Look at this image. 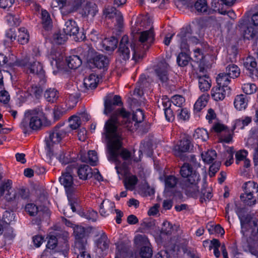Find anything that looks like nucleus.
<instances>
[{
  "label": "nucleus",
  "instance_id": "1",
  "mask_svg": "<svg viewBox=\"0 0 258 258\" xmlns=\"http://www.w3.org/2000/svg\"><path fill=\"white\" fill-rule=\"evenodd\" d=\"M114 113L106 123L104 127L103 137L105 140L109 155L108 160L116 163V165L120 166L118 162L117 158L120 155L124 160H128L131 156V152L126 149H122V141L123 137L122 130L116 124V115Z\"/></svg>",
  "mask_w": 258,
  "mask_h": 258
},
{
  "label": "nucleus",
  "instance_id": "2",
  "mask_svg": "<svg viewBox=\"0 0 258 258\" xmlns=\"http://www.w3.org/2000/svg\"><path fill=\"white\" fill-rule=\"evenodd\" d=\"M43 125H50V121L48 120L41 106H38L25 111L24 118L21 123L22 127L25 130L29 127L33 130H38L40 129Z\"/></svg>",
  "mask_w": 258,
  "mask_h": 258
},
{
  "label": "nucleus",
  "instance_id": "3",
  "mask_svg": "<svg viewBox=\"0 0 258 258\" xmlns=\"http://www.w3.org/2000/svg\"><path fill=\"white\" fill-rule=\"evenodd\" d=\"M240 221L241 230V232L243 235L242 240L246 241L247 246L250 252L258 256V238L256 236L254 238L251 237L248 238L250 230L252 229V226L256 227L257 223L255 221L251 220V217L250 215L239 216Z\"/></svg>",
  "mask_w": 258,
  "mask_h": 258
},
{
  "label": "nucleus",
  "instance_id": "4",
  "mask_svg": "<svg viewBox=\"0 0 258 258\" xmlns=\"http://www.w3.org/2000/svg\"><path fill=\"white\" fill-rule=\"evenodd\" d=\"M137 46L134 42H128V36L124 35L122 36L118 48L117 52L119 57L122 60L126 61L131 56V50L132 51L133 58L137 61L138 59L143 57L141 52H137Z\"/></svg>",
  "mask_w": 258,
  "mask_h": 258
},
{
  "label": "nucleus",
  "instance_id": "5",
  "mask_svg": "<svg viewBox=\"0 0 258 258\" xmlns=\"http://www.w3.org/2000/svg\"><path fill=\"white\" fill-rule=\"evenodd\" d=\"M116 106L112 105L110 100H108L107 102H104V113L106 115H108L110 113H112L109 119L106 121L105 123L110 119L111 117L114 113H116L117 114L116 115L115 123L117 125V126L118 127H120L119 126V118L122 117L124 119L123 121H124V123H123V124L126 127L131 130V124H132V123L128 120L130 116V112L126 111L124 108L115 109Z\"/></svg>",
  "mask_w": 258,
  "mask_h": 258
},
{
  "label": "nucleus",
  "instance_id": "6",
  "mask_svg": "<svg viewBox=\"0 0 258 258\" xmlns=\"http://www.w3.org/2000/svg\"><path fill=\"white\" fill-rule=\"evenodd\" d=\"M154 40L155 33L153 27L148 30L140 32L138 40L134 42L137 46V52H141L143 56L144 52L149 48Z\"/></svg>",
  "mask_w": 258,
  "mask_h": 258
},
{
  "label": "nucleus",
  "instance_id": "7",
  "mask_svg": "<svg viewBox=\"0 0 258 258\" xmlns=\"http://www.w3.org/2000/svg\"><path fill=\"white\" fill-rule=\"evenodd\" d=\"M243 187L244 193L240 197L241 201L247 206L255 205L256 202L255 195L258 192V184L253 181H249L244 184Z\"/></svg>",
  "mask_w": 258,
  "mask_h": 258
},
{
  "label": "nucleus",
  "instance_id": "8",
  "mask_svg": "<svg viewBox=\"0 0 258 258\" xmlns=\"http://www.w3.org/2000/svg\"><path fill=\"white\" fill-rule=\"evenodd\" d=\"M115 169L118 174L125 177L123 181L124 185L125 188L130 190H134L138 181V179L136 175H132L127 176L130 171L126 163L124 162L121 166L118 165H116Z\"/></svg>",
  "mask_w": 258,
  "mask_h": 258
},
{
  "label": "nucleus",
  "instance_id": "9",
  "mask_svg": "<svg viewBox=\"0 0 258 258\" xmlns=\"http://www.w3.org/2000/svg\"><path fill=\"white\" fill-rule=\"evenodd\" d=\"M177 37L180 43V48L183 51H187L189 49L187 40L195 43L199 42V39L197 37L191 36L190 29L188 28L181 29L179 33L177 34Z\"/></svg>",
  "mask_w": 258,
  "mask_h": 258
},
{
  "label": "nucleus",
  "instance_id": "10",
  "mask_svg": "<svg viewBox=\"0 0 258 258\" xmlns=\"http://www.w3.org/2000/svg\"><path fill=\"white\" fill-rule=\"evenodd\" d=\"M200 177L196 179L183 180L182 183V189L186 195L188 197L197 198L200 195L198 183L200 181Z\"/></svg>",
  "mask_w": 258,
  "mask_h": 258
},
{
  "label": "nucleus",
  "instance_id": "11",
  "mask_svg": "<svg viewBox=\"0 0 258 258\" xmlns=\"http://www.w3.org/2000/svg\"><path fill=\"white\" fill-rule=\"evenodd\" d=\"M75 168H76V163L69 165L66 168V172L63 173L59 177V181L66 188L68 194L71 193L74 189L73 177L71 172Z\"/></svg>",
  "mask_w": 258,
  "mask_h": 258
},
{
  "label": "nucleus",
  "instance_id": "12",
  "mask_svg": "<svg viewBox=\"0 0 258 258\" xmlns=\"http://www.w3.org/2000/svg\"><path fill=\"white\" fill-rule=\"evenodd\" d=\"M17 64L21 67H27L29 68L30 72L43 77L44 74V71L43 67L39 61H33L29 63L27 58L18 60L16 61Z\"/></svg>",
  "mask_w": 258,
  "mask_h": 258
},
{
  "label": "nucleus",
  "instance_id": "13",
  "mask_svg": "<svg viewBox=\"0 0 258 258\" xmlns=\"http://www.w3.org/2000/svg\"><path fill=\"white\" fill-rule=\"evenodd\" d=\"M247 20L241 19L239 21L238 26L243 31L244 38L247 39H257L258 29L252 26H247Z\"/></svg>",
  "mask_w": 258,
  "mask_h": 258
},
{
  "label": "nucleus",
  "instance_id": "14",
  "mask_svg": "<svg viewBox=\"0 0 258 258\" xmlns=\"http://www.w3.org/2000/svg\"><path fill=\"white\" fill-rule=\"evenodd\" d=\"M180 174L184 179H197L200 177V174L194 169L189 163H184L180 167Z\"/></svg>",
  "mask_w": 258,
  "mask_h": 258
},
{
  "label": "nucleus",
  "instance_id": "15",
  "mask_svg": "<svg viewBox=\"0 0 258 258\" xmlns=\"http://www.w3.org/2000/svg\"><path fill=\"white\" fill-rule=\"evenodd\" d=\"M103 16L106 19H111L115 18L117 24L120 26L123 22V17L120 12L112 6L105 7L103 11Z\"/></svg>",
  "mask_w": 258,
  "mask_h": 258
},
{
  "label": "nucleus",
  "instance_id": "16",
  "mask_svg": "<svg viewBox=\"0 0 258 258\" xmlns=\"http://www.w3.org/2000/svg\"><path fill=\"white\" fill-rule=\"evenodd\" d=\"M89 62L98 69H104L107 67L109 64L108 57L101 54L94 53Z\"/></svg>",
  "mask_w": 258,
  "mask_h": 258
},
{
  "label": "nucleus",
  "instance_id": "17",
  "mask_svg": "<svg viewBox=\"0 0 258 258\" xmlns=\"http://www.w3.org/2000/svg\"><path fill=\"white\" fill-rule=\"evenodd\" d=\"M169 69V64L165 61H162L158 64L157 68L155 70L156 74L162 83H166L168 81Z\"/></svg>",
  "mask_w": 258,
  "mask_h": 258
},
{
  "label": "nucleus",
  "instance_id": "18",
  "mask_svg": "<svg viewBox=\"0 0 258 258\" xmlns=\"http://www.w3.org/2000/svg\"><path fill=\"white\" fill-rule=\"evenodd\" d=\"M6 192L5 195L6 200L8 202H12V207H15L16 206V201L17 199V196L15 191L10 187V185H8V183H6L0 187V192L1 194H4L5 192Z\"/></svg>",
  "mask_w": 258,
  "mask_h": 258
},
{
  "label": "nucleus",
  "instance_id": "19",
  "mask_svg": "<svg viewBox=\"0 0 258 258\" xmlns=\"http://www.w3.org/2000/svg\"><path fill=\"white\" fill-rule=\"evenodd\" d=\"M230 88L229 87L226 88L219 86L214 87L211 91V95L212 98L216 101L223 100L226 95L230 93Z\"/></svg>",
  "mask_w": 258,
  "mask_h": 258
},
{
  "label": "nucleus",
  "instance_id": "20",
  "mask_svg": "<svg viewBox=\"0 0 258 258\" xmlns=\"http://www.w3.org/2000/svg\"><path fill=\"white\" fill-rule=\"evenodd\" d=\"M243 66L249 71L251 77H258V70L257 62L255 58L251 56H248L243 59Z\"/></svg>",
  "mask_w": 258,
  "mask_h": 258
},
{
  "label": "nucleus",
  "instance_id": "21",
  "mask_svg": "<svg viewBox=\"0 0 258 258\" xmlns=\"http://www.w3.org/2000/svg\"><path fill=\"white\" fill-rule=\"evenodd\" d=\"M74 250L77 258H91L90 253L87 251V244L85 245V240L75 242Z\"/></svg>",
  "mask_w": 258,
  "mask_h": 258
},
{
  "label": "nucleus",
  "instance_id": "22",
  "mask_svg": "<svg viewBox=\"0 0 258 258\" xmlns=\"http://www.w3.org/2000/svg\"><path fill=\"white\" fill-rule=\"evenodd\" d=\"M219 247H220L221 251L222 252L223 258H228V253L225 244H223L221 245L219 240L217 239H213L211 240V245L209 246V250H211L213 248L214 255L217 258L220 255V251L219 250Z\"/></svg>",
  "mask_w": 258,
  "mask_h": 258
},
{
  "label": "nucleus",
  "instance_id": "23",
  "mask_svg": "<svg viewBox=\"0 0 258 258\" xmlns=\"http://www.w3.org/2000/svg\"><path fill=\"white\" fill-rule=\"evenodd\" d=\"M192 146L191 142L188 137H183L179 143L174 147L175 154L179 156L180 153L189 151Z\"/></svg>",
  "mask_w": 258,
  "mask_h": 258
},
{
  "label": "nucleus",
  "instance_id": "24",
  "mask_svg": "<svg viewBox=\"0 0 258 258\" xmlns=\"http://www.w3.org/2000/svg\"><path fill=\"white\" fill-rule=\"evenodd\" d=\"M115 204L113 202L105 199L100 206L99 212L101 216L106 217L113 212Z\"/></svg>",
  "mask_w": 258,
  "mask_h": 258
},
{
  "label": "nucleus",
  "instance_id": "25",
  "mask_svg": "<svg viewBox=\"0 0 258 258\" xmlns=\"http://www.w3.org/2000/svg\"><path fill=\"white\" fill-rule=\"evenodd\" d=\"M211 130L218 134L222 132L227 134V136L222 137V140L223 142L229 143L232 140V136L230 134L229 130L224 124L219 123H215L213 125Z\"/></svg>",
  "mask_w": 258,
  "mask_h": 258
},
{
  "label": "nucleus",
  "instance_id": "26",
  "mask_svg": "<svg viewBox=\"0 0 258 258\" xmlns=\"http://www.w3.org/2000/svg\"><path fill=\"white\" fill-rule=\"evenodd\" d=\"M77 174L80 179L87 180L93 176V171L89 165L84 164L77 168Z\"/></svg>",
  "mask_w": 258,
  "mask_h": 258
},
{
  "label": "nucleus",
  "instance_id": "27",
  "mask_svg": "<svg viewBox=\"0 0 258 258\" xmlns=\"http://www.w3.org/2000/svg\"><path fill=\"white\" fill-rule=\"evenodd\" d=\"M79 32V27L76 23L72 20H69L65 23L63 28V32L67 35H75Z\"/></svg>",
  "mask_w": 258,
  "mask_h": 258
},
{
  "label": "nucleus",
  "instance_id": "28",
  "mask_svg": "<svg viewBox=\"0 0 258 258\" xmlns=\"http://www.w3.org/2000/svg\"><path fill=\"white\" fill-rule=\"evenodd\" d=\"M248 102V99L245 95L243 94L238 95L235 98L234 105L237 110L241 111L245 109Z\"/></svg>",
  "mask_w": 258,
  "mask_h": 258
},
{
  "label": "nucleus",
  "instance_id": "29",
  "mask_svg": "<svg viewBox=\"0 0 258 258\" xmlns=\"http://www.w3.org/2000/svg\"><path fill=\"white\" fill-rule=\"evenodd\" d=\"M56 136L52 130L49 133L48 137L45 138L46 149L49 155L52 153L53 147L54 144L59 143V141H56Z\"/></svg>",
  "mask_w": 258,
  "mask_h": 258
},
{
  "label": "nucleus",
  "instance_id": "30",
  "mask_svg": "<svg viewBox=\"0 0 258 258\" xmlns=\"http://www.w3.org/2000/svg\"><path fill=\"white\" fill-rule=\"evenodd\" d=\"M199 87L202 92L208 91L211 86V81L209 77L205 75L198 77Z\"/></svg>",
  "mask_w": 258,
  "mask_h": 258
},
{
  "label": "nucleus",
  "instance_id": "31",
  "mask_svg": "<svg viewBox=\"0 0 258 258\" xmlns=\"http://www.w3.org/2000/svg\"><path fill=\"white\" fill-rule=\"evenodd\" d=\"M117 39L114 36L104 39L102 42V48L107 51H113L116 47Z\"/></svg>",
  "mask_w": 258,
  "mask_h": 258
},
{
  "label": "nucleus",
  "instance_id": "32",
  "mask_svg": "<svg viewBox=\"0 0 258 258\" xmlns=\"http://www.w3.org/2000/svg\"><path fill=\"white\" fill-rule=\"evenodd\" d=\"M44 96L47 102L52 103L56 101L59 96V94L56 89L50 88L46 90Z\"/></svg>",
  "mask_w": 258,
  "mask_h": 258
},
{
  "label": "nucleus",
  "instance_id": "33",
  "mask_svg": "<svg viewBox=\"0 0 258 258\" xmlns=\"http://www.w3.org/2000/svg\"><path fill=\"white\" fill-rule=\"evenodd\" d=\"M209 98L210 96L208 94L202 95L194 105V110L197 112H200L206 106Z\"/></svg>",
  "mask_w": 258,
  "mask_h": 258
},
{
  "label": "nucleus",
  "instance_id": "34",
  "mask_svg": "<svg viewBox=\"0 0 258 258\" xmlns=\"http://www.w3.org/2000/svg\"><path fill=\"white\" fill-rule=\"evenodd\" d=\"M17 37L18 42L22 45L27 43L29 40V34L24 27L19 29Z\"/></svg>",
  "mask_w": 258,
  "mask_h": 258
},
{
  "label": "nucleus",
  "instance_id": "35",
  "mask_svg": "<svg viewBox=\"0 0 258 258\" xmlns=\"http://www.w3.org/2000/svg\"><path fill=\"white\" fill-rule=\"evenodd\" d=\"M67 64L71 69H76L82 64V60L78 55H74L66 58Z\"/></svg>",
  "mask_w": 258,
  "mask_h": 258
},
{
  "label": "nucleus",
  "instance_id": "36",
  "mask_svg": "<svg viewBox=\"0 0 258 258\" xmlns=\"http://www.w3.org/2000/svg\"><path fill=\"white\" fill-rule=\"evenodd\" d=\"M41 15L43 28L46 30H49L52 27V21L49 13L45 10H42Z\"/></svg>",
  "mask_w": 258,
  "mask_h": 258
},
{
  "label": "nucleus",
  "instance_id": "37",
  "mask_svg": "<svg viewBox=\"0 0 258 258\" xmlns=\"http://www.w3.org/2000/svg\"><path fill=\"white\" fill-rule=\"evenodd\" d=\"M83 15L84 16H90L94 17L98 12L97 7L94 4L87 3L83 8Z\"/></svg>",
  "mask_w": 258,
  "mask_h": 258
},
{
  "label": "nucleus",
  "instance_id": "38",
  "mask_svg": "<svg viewBox=\"0 0 258 258\" xmlns=\"http://www.w3.org/2000/svg\"><path fill=\"white\" fill-rule=\"evenodd\" d=\"M78 51L80 52V55L88 62L94 54L93 49L90 48L87 45H84L78 48Z\"/></svg>",
  "mask_w": 258,
  "mask_h": 258
},
{
  "label": "nucleus",
  "instance_id": "39",
  "mask_svg": "<svg viewBox=\"0 0 258 258\" xmlns=\"http://www.w3.org/2000/svg\"><path fill=\"white\" fill-rule=\"evenodd\" d=\"M179 228V226L175 225L173 226L169 222L165 221L162 225L161 233L165 235H170L173 232L174 230L177 231Z\"/></svg>",
  "mask_w": 258,
  "mask_h": 258
},
{
  "label": "nucleus",
  "instance_id": "40",
  "mask_svg": "<svg viewBox=\"0 0 258 258\" xmlns=\"http://www.w3.org/2000/svg\"><path fill=\"white\" fill-rule=\"evenodd\" d=\"M70 130L66 128L63 125H56L52 131L56 136V138L57 139L56 141H59L60 142L67 136V133L70 132Z\"/></svg>",
  "mask_w": 258,
  "mask_h": 258
},
{
  "label": "nucleus",
  "instance_id": "41",
  "mask_svg": "<svg viewBox=\"0 0 258 258\" xmlns=\"http://www.w3.org/2000/svg\"><path fill=\"white\" fill-rule=\"evenodd\" d=\"M195 8L199 14H209L210 11L205 0L197 1L195 4Z\"/></svg>",
  "mask_w": 258,
  "mask_h": 258
},
{
  "label": "nucleus",
  "instance_id": "42",
  "mask_svg": "<svg viewBox=\"0 0 258 258\" xmlns=\"http://www.w3.org/2000/svg\"><path fill=\"white\" fill-rule=\"evenodd\" d=\"M230 78L225 73H220L216 78L217 86L226 88L230 82Z\"/></svg>",
  "mask_w": 258,
  "mask_h": 258
},
{
  "label": "nucleus",
  "instance_id": "43",
  "mask_svg": "<svg viewBox=\"0 0 258 258\" xmlns=\"http://www.w3.org/2000/svg\"><path fill=\"white\" fill-rule=\"evenodd\" d=\"M226 73L230 78L238 77L240 74V69L234 64H230L226 68Z\"/></svg>",
  "mask_w": 258,
  "mask_h": 258
},
{
  "label": "nucleus",
  "instance_id": "44",
  "mask_svg": "<svg viewBox=\"0 0 258 258\" xmlns=\"http://www.w3.org/2000/svg\"><path fill=\"white\" fill-rule=\"evenodd\" d=\"M74 233L76 239L75 242L85 240V245L87 244V240L85 238V229L83 227L79 226H76L74 228Z\"/></svg>",
  "mask_w": 258,
  "mask_h": 258
},
{
  "label": "nucleus",
  "instance_id": "45",
  "mask_svg": "<svg viewBox=\"0 0 258 258\" xmlns=\"http://www.w3.org/2000/svg\"><path fill=\"white\" fill-rule=\"evenodd\" d=\"M204 162L207 164L212 163L217 157V153L215 150H208L201 155Z\"/></svg>",
  "mask_w": 258,
  "mask_h": 258
},
{
  "label": "nucleus",
  "instance_id": "46",
  "mask_svg": "<svg viewBox=\"0 0 258 258\" xmlns=\"http://www.w3.org/2000/svg\"><path fill=\"white\" fill-rule=\"evenodd\" d=\"M97 78L94 74L90 75L88 78L84 79V85L87 89H94L97 87L96 82Z\"/></svg>",
  "mask_w": 258,
  "mask_h": 258
},
{
  "label": "nucleus",
  "instance_id": "47",
  "mask_svg": "<svg viewBox=\"0 0 258 258\" xmlns=\"http://www.w3.org/2000/svg\"><path fill=\"white\" fill-rule=\"evenodd\" d=\"M190 57L185 52L180 53L177 57V63L180 67H184L188 64Z\"/></svg>",
  "mask_w": 258,
  "mask_h": 258
},
{
  "label": "nucleus",
  "instance_id": "48",
  "mask_svg": "<svg viewBox=\"0 0 258 258\" xmlns=\"http://www.w3.org/2000/svg\"><path fill=\"white\" fill-rule=\"evenodd\" d=\"M108 100L110 101L111 104L115 106H121L122 105L121 98L119 95L113 96L112 94L108 95L104 99V102H107Z\"/></svg>",
  "mask_w": 258,
  "mask_h": 258
},
{
  "label": "nucleus",
  "instance_id": "49",
  "mask_svg": "<svg viewBox=\"0 0 258 258\" xmlns=\"http://www.w3.org/2000/svg\"><path fill=\"white\" fill-rule=\"evenodd\" d=\"M82 159H83L82 158ZM83 162H88L92 166H95L98 161L97 153L93 150L89 151L88 153V160L82 159Z\"/></svg>",
  "mask_w": 258,
  "mask_h": 258
},
{
  "label": "nucleus",
  "instance_id": "50",
  "mask_svg": "<svg viewBox=\"0 0 258 258\" xmlns=\"http://www.w3.org/2000/svg\"><path fill=\"white\" fill-rule=\"evenodd\" d=\"M251 117L249 116H245L236 120L235 126L242 129L245 126H247L251 122Z\"/></svg>",
  "mask_w": 258,
  "mask_h": 258
},
{
  "label": "nucleus",
  "instance_id": "51",
  "mask_svg": "<svg viewBox=\"0 0 258 258\" xmlns=\"http://www.w3.org/2000/svg\"><path fill=\"white\" fill-rule=\"evenodd\" d=\"M194 137L196 139H201L206 141L209 138L208 132L204 128H197L194 134Z\"/></svg>",
  "mask_w": 258,
  "mask_h": 258
},
{
  "label": "nucleus",
  "instance_id": "52",
  "mask_svg": "<svg viewBox=\"0 0 258 258\" xmlns=\"http://www.w3.org/2000/svg\"><path fill=\"white\" fill-rule=\"evenodd\" d=\"M147 83V82L146 79L142 78H140L138 82V86L134 90V95H137L139 97L142 96L143 94V88Z\"/></svg>",
  "mask_w": 258,
  "mask_h": 258
},
{
  "label": "nucleus",
  "instance_id": "53",
  "mask_svg": "<svg viewBox=\"0 0 258 258\" xmlns=\"http://www.w3.org/2000/svg\"><path fill=\"white\" fill-rule=\"evenodd\" d=\"M177 182V179L174 176H167L165 179V185L166 189L175 187Z\"/></svg>",
  "mask_w": 258,
  "mask_h": 258
},
{
  "label": "nucleus",
  "instance_id": "54",
  "mask_svg": "<svg viewBox=\"0 0 258 258\" xmlns=\"http://www.w3.org/2000/svg\"><path fill=\"white\" fill-rule=\"evenodd\" d=\"M97 245L102 250H105L108 248L109 242L105 234H103L98 240Z\"/></svg>",
  "mask_w": 258,
  "mask_h": 258
},
{
  "label": "nucleus",
  "instance_id": "55",
  "mask_svg": "<svg viewBox=\"0 0 258 258\" xmlns=\"http://www.w3.org/2000/svg\"><path fill=\"white\" fill-rule=\"evenodd\" d=\"M69 123L71 130H76L81 125V121L79 116L73 115L69 119Z\"/></svg>",
  "mask_w": 258,
  "mask_h": 258
},
{
  "label": "nucleus",
  "instance_id": "56",
  "mask_svg": "<svg viewBox=\"0 0 258 258\" xmlns=\"http://www.w3.org/2000/svg\"><path fill=\"white\" fill-rule=\"evenodd\" d=\"M145 115L140 109H137L133 115V120L136 123H141L144 119Z\"/></svg>",
  "mask_w": 258,
  "mask_h": 258
},
{
  "label": "nucleus",
  "instance_id": "57",
  "mask_svg": "<svg viewBox=\"0 0 258 258\" xmlns=\"http://www.w3.org/2000/svg\"><path fill=\"white\" fill-rule=\"evenodd\" d=\"M53 41L55 43L61 44L68 39V35L63 32L61 33L58 32L53 35Z\"/></svg>",
  "mask_w": 258,
  "mask_h": 258
},
{
  "label": "nucleus",
  "instance_id": "58",
  "mask_svg": "<svg viewBox=\"0 0 258 258\" xmlns=\"http://www.w3.org/2000/svg\"><path fill=\"white\" fill-rule=\"evenodd\" d=\"M242 88L243 91L246 94H252L255 93L257 90L256 85L251 83L244 84Z\"/></svg>",
  "mask_w": 258,
  "mask_h": 258
},
{
  "label": "nucleus",
  "instance_id": "59",
  "mask_svg": "<svg viewBox=\"0 0 258 258\" xmlns=\"http://www.w3.org/2000/svg\"><path fill=\"white\" fill-rule=\"evenodd\" d=\"M25 210L30 216H35L38 213V207L32 203L26 205Z\"/></svg>",
  "mask_w": 258,
  "mask_h": 258
},
{
  "label": "nucleus",
  "instance_id": "60",
  "mask_svg": "<svg viewBox=\"0 0 258 258\" xmlns=\"http://www.w3.org/2000/svg\"><path fill=\"white\" fill-rule=\"evenodd\" d=\"M47 238V248L50 249H54L57 245V239L56 237L53 235H49Z\"/></svg>",
  "mask_w": 258,
  "mask_h": 258
},
{
  "label": "nucleus",
  "instance_id": "61",
  "mask_svg": "<svg viewBox=\"0 0 258 258\" xmlns=\"http://www.w3.org/2000/svg\"><path fill=\"white\" fill-rule=\"evenodd\" d=\"M66 154L63 151H61L57 156V158L62 164H67L72 161L70 155Z\"/></svg>",
  "mask_w": 258,
  "mask_h": 258
},
{
  "label": "nucleus",
  "instance_id": "62",
  "mask_svg": "<svg viewBox=\"0 0 258 258\" xmlns=\"http://www.w3.org/2000/svg\"><path fill=\"white\" fill-rule=\"evenodd\" d=\"M212 197V194L210 188H206L203 187L201 189L200 200L201 202H203L204 201H206V200H210Z\"/></svg>",
  "mask_w": 258,
  "mask_h": 258
},
{
  "label": "nucleus",
  "instance_id": "63",
  "mask_svg": "<svg viewBox=\"0 0 258 258\" xmlns=\"http://www.w3.org/2000/svg\"><path fill=\"white\" fill-rule=\"evenodd\" d=\"M177 111V118L182 120H187L189 117V113L186 108L178 109Z\"/></svg>",
  "mask_w": 258,
  "mask_h": 258
},
{
  "label": "nucleus",
  "instance_id": "64",
  "mask_svg": "<svg viewBox=\"0 0 258 258\" xmlns=\"http://www.w3.org/2000/svg\"><path fill=\"white\" fill-rule=\"evenodd\" d=\"M140 254L142 258H150L152 255V250L149 246H144L141 248Z\"/></svg>",
  "mask_w": 258,
  "mask_h": 258
}]
</instances>
